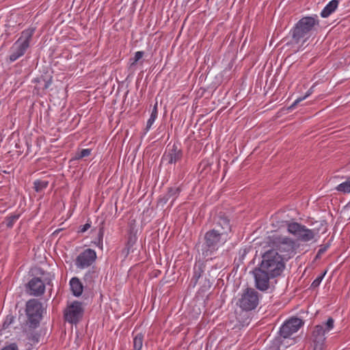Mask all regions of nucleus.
Segmentation results:
<instances>
[{"label":"nucleus","instance_id":"1","mask_svg":"<svg viewBox=\"0 0 350 350\" xmlns=\"http://www.w3.org/2000/svg\"><path fill=\"white\" fill-rule=\"evenodd\" d=\"M318 16H304L299 19L290 31L291 39L286 42L293 53H297L305 48V44L312 33L319 26Z\"/></svg>","mask_w":350,"mask_h":350},{"label":"nucleus","instance_id":"2","mask_svg":"<svg viewBox=\"0 0 350 350\" xmlns=\"http://www.w3.org/2000/svg\"><path fill=\"white\" fill-rule=\"evenodd\" d=\"M285 261L279 255L278 252L268 250L262 256L259 267L272 276L280 275L285 268Z\"/></svg>","mask_w":350,"mask_h":350},{"label":"nucleus","instance_id":"3","mask_svg":"<svg viewBox=\"0 0 350 350\" xmlns=\"http://www.w3.org/2000/svg\"><path fill=\"white\" fill-rule=\"evenodd\" d=\"M229 237L217 230H211L204 235V243L202 245V255L205 258H211V256L228 240Z\"/></svg>","mask_w":350,"mask_h":350},{"label":"nucleus","instance_id":"4","mask_svg":"<svg viewBox=\"0 0 350 350\" xmlns=\"http://www.w3.org/2000/svg\"><path fill=\"white\" fill-rule=\"evenodd\" d=\"M273 249L286 262L295 254V242L291 238L277 233L269 237Z\"/></svg>","mask_w":350,"mask_h":350},{"label":"nucleus","instance_id":"5","mask_svg":"<svg viewBox=\"0 0 350 350\" xmlns=\"http://www.w3.org/2000/svg\"><path fill=\"white\" fill-rule=\"evenodd\" d=\"M334 327V320L329 317L326 322L317 325L312 331V341L313 350H324L325 347V335Z\"/></svg>","mask_w":350,"mask_h":350},{"label":"nucleus","instance_id":"6","mask_svg":"<svg viewBox=\"0 0 350 350\" xmlns=\"http://www.w3.org/2000/svg\"><path fill=\"white\" fill-rule=\"evenodd\" d=\"M33 33V28H29L22 31L21 36L11 48L12 53L10 55V60L11 62L16 61L25 54L29 46V42Z\"/></svg>","mask_w":350,"mask_h":350},{"label":"nucleus","instance_id":"7","mask_svg":"<svg viewBox=\"0 0 350 350\" xmlns=\"http://www.w3.org/2000/svg\"><path fill=\"white\" fill-rule=\"evenodd\" d=\"M287 231L301 242H308L314 239L315 232L307 228L305 226L297 222H291L287 224Z\"/></svg>","mask_w":350,"mask_h":350},{"label":"nucleus","instance_id":"8","mask_svg":"<svg viewBox=\"0 0 350 350\" xmlns=\"http://www.w3.org/2000/svg\"><path fill=\"white\" fill-rule=\"evenodd\" d=\"M25 312L29 326L32 327H36L42 317V304L37 299H29L26 304Z\"/></svg>","mask_w":350,"mask_h":350},{"label":"nucleus","instance_id":"9","mask_svg":"<svg viewBox=\"0 0 350 350\" xmlns=\"http://www.w3.org/2000/svg\"><path fill=\"white\" fill-rule=\"evenodd\" d=\"M258 302V293L254 289L247 288L241 295L238 304L242 310L250 311L257 307Z\"/></svg>","mask_w":350,"mask_h":350},{"label":"nucleus","instance_id":"10","mask_svg":"<svg viewBox=\"0 0 350 350\" xmlns=\"http://www.w3.org/2000/svg\"><path fill=\"white\" fill-rule=\"evenodd\" d=\"M83 308L79 301H73L68 305L64 311V318L66 321L76 324L82 318Z\"/></svg>","mask_w":350,"mask_h":350},{"label":"nucleus","instance_id":"11","mask_svg":"<svg viewBox=\"0 0 350 350\" xmlns=\"http://www.w3.org/2000/svg\"><path fill=\"white\" fill-rule=\"evenodd\" d=\"M253 273L255 280V286L261 291L268 290L269 288L270 280L275 278V276H272L267 271L262 270L259 267L253 271Z\"/></svg>","mask_w":350,"mask_h":350},{"label":"nucleus","instance_id":"12","mask_svg":"<svg viewBox=\"0 0 350 350\" xmlns=\"http://www.w3.org/2000/svg\"><path fill=\"white\" fill-rule=\"evenodd\" d=\"M304 322L299 318H291L286 321L280 327V333L284 339L297 332L303 325Z\"/></svg>","mask_w":350,"mask_h":350},{"label":"nucleus","instance_id":"13","mask_svg":"<svg viewBox=\"0 0 350 350\" xmlns=\"http://www.w3.org/2000/svg\"><path fill=\"white\" fill-rule=\"evenodd\" d=\"M96 259V252L92 249H86L77 257L75 265L79 269H85L90 267Z\"/></svg>","mask_w":350,"mask_h":350},{"label":"nucleus","instance_id":"14","mask_svg":"<svg viewBox=\"0 0 350 350\" xmlns=\"http://www.w3.org/2000/svg\"><path fill=\"white\" fill-rule=\"evenodd\" d=\"M27 288L29 291V295L38 297L44 294L45 284L39 278H33L28 282Z\"/></svg>","mask_w":350,"mask_h":350},{"label":"nucleus","instance_id":"15","mask_svg":"<svg viewBox=\"0 0 350 350\" xmlns=\"http://www.w3.org/2000/svg\"><path fill=\"white\" fill-rule=\"evenodd\" d=\"M213 230H217L220 232H224L228 236L231 231V226L229 219L224 216H219L215 221Z\"/></svg>","mask_w":350,"mask_h":350},{"label":"nucleus","instance_id":"16","mask_svg":"<svg viewBox=\"0 0 350 350\" xmlns=\"http://www.w3.org/2000/svg\"><path fill=\"white\" fill-rule=\"evenodd\" d=\"M70 286L72 293L75 297H79L82 295L83 286L79 278L74 277L70 280Z\"/></svg>","mask_w":350,"mask_h":350},{"label":"nucleus","instance_id":"17","mask_svg":"<svg viewBox=\"0 0 350 350\" xmlns=\"http://www.w3.org/2000/svg\"><path fill=\"white\" fill-rule=\"evenodd\" d=\"M339 1L338 0L330 1L322 10L321 16L323 18H327L331 15L338 8Z\"/></svg>","mask_w":350,"mask_h":350},{"label":"nucleus","instance_id":"18","mask_svg":"<svg viewBox=\"0 0 350 350\" xmlns=\"http://www.w3.org/2000/svg\"><path fill=\"white\" fill-rule=\"evenodd\" d=\"M166 157L168 159L169 163H174L180 159L181 152H180V151L177 150L176 148H173L166 155Z\"/></svg>","mask_w":350,"mask_h":350},{"label":"nucleus","instance_id":"19","mask_svg":"<svg viewBox=\"0 0 350 350\" xmlns=\"http://www.w3.org/2000/svg\"><path fill=\"white\" fill-rule=\"evenodd\" d=\"M336 189L339 191L342 192L343 193H350V176L347 178V179L339 184L336 187Z\"/></svg>","mask_w":350,"mask_h":350},{"label":"nucleus","instance_id":"20","mask_svg":"<svg viewBox=\"0 0 350 350\" xmlns=\"http://www.w3.org/2000/svg\"><path fill=\"white\" fill-rule=\"evenodd\" d=\"M144 336L142 334H137L133 338L134 350H141L143 346Z\"/></svg>","mask_w":350,"mask_h":350},{"label":"nucleus","instance_id":"21","mask_svg":"<svg viewBox=\"0 0 350 350\" xmlns=\"http://www.w3.org/2000/svg\"><path fill=\"white\" fill-rule=\"evenodd\" d=\"M314 85L312 86L306 93V94L302 97L297 98L293 103L290 106V109H294L295 106L299 104L300 102L303 101L304 100L306 99L308 97H309L314 92Z\"/></svg>","mask_w":350,"mask_h":350},{"label":"nucleus","instance_id":"22","mask_svg":"<svg viewBox=\"0 0 350 350\" xmlns=\"http://www.w3.org/2000/svg\"><path fill=\"white\" fill-rule=\"evenodd\" d=\"M180 190L178 187H172L168 190L167 193V200L173 198V201L176 199V198L178 196Z\"/></svg>","mask_w":350,"mask_h":350},{"label":"nucleus","instance_id":"23","mask_svg":"<svg viewBox=\"0 0 350 350\" xmlns=\"http://www.w3.org/2000/svg\"><path fill=\"white\" fill-rule=\"evenodd\" d=\"M48 184V181L37 180L34 182V188L36 191H40L47 187Z\"/></svg>","mask_w":350,"mask_h":350},{"label":"nucleus","instance_id":"24","mask_svg":"<svg viewBox=\"0 0 350 350\" xmlns=\"http://www.w3.org/2000/svg\"><path fill=\"white\" fill-rule=\"evenodd\" d=\"M144 53L143 51H137L133 58L130 59V66H135L137 62L143 57Z\"/></svg>","mask_w":350,"mask_h":350},{"label":"nucleus","instance_id":"25","mask_svg":"<svg viewBox=\"0 0 350 350\" xmlns=\"http://www.w3.org/2000/svg\"><path fill=\"white\" fill-rule=\"evenodd\" d=\"M19 218V215H12L7 218L6 225L8 228H12L14 222Z\"/></svg>","mask_w":350,"mask_h":350},{"label":"nucleus","instance_id":"26","mask_svg":"<svg viewBox=\"0 0 350 350\" xmlns=\"http://www.w3.org/2000/svg\"><path fill=\"white\" fill-rule=\"evenodd\" d=\"M325 273H326V272H324L323 273L318 275L316 278V279L312 282V283L311 284V287H312V288L318 287L320 285V284L321 283Z\"/></svg>","mask_w":350,"mask_h":350},{"label":"nucleus","instance_id":"27","mask_svg":"<svg viewBox=\"0 0 350 350\" xmlns=\"http://www.w3.org/2000/svg\"><path fill=\"white\" fill-rule=\"evenodd\" d=\"M90 153H91V149H90V148L83 149L81 150V152L79 154H77L76 155L75 158L77 159H80L83 157L89 156L90 154Z\"/></svg>","mask_w":350,"mask_h":350},{"label":"nucleus","instance_id":"28","mask_svg":"<svg viewBox=\"0 0 350 350\" xmlns=\"http://www.w3.org/2000/svg\"><path fill=\"white\" fill-rule=\"evenodd\" d=\"M157 118V115H154L152 113L150 114V116L149 119L148 120L147 124H146V130L147 131H148L151 128V126H152V124H154V122H155Z\"/></svg>","mask_w":350,"mask_h":350},{"label":"nucleus","instance_id":"29","mask_svg":"<svg viewBox=\"0 0 350 350\" xmlns=\"http://www.w3.org/2000/svg\"><path fill=\"white\" fill-rule=\"evenodd\" d=\"M1 350H18V346L16 343H12L3 347Z\"/></svg>","mask_w":350,"mask_h":350},{"label":"nucleus","instance_id":"30","mask_svg":"<svg viewBox=\"0 0 350 350\" xmlns=\"http://www.w3.org/2000/svg\"><path fill=\"white\" fill-rule=\"evenodd\" d=\"M90 228V224L87 223L85 224H84L83 226H81V228H80V230L79 232H85V231H87L89 228Z\"/></svg>","mask_w":350,"mask_h":350},{"label":"nucleus","instance_id":"31","mask_svg":"<svg viewBox=\"0 0 350 350\" xmlns=\"http://www.w3.org/2000/svg\"><path fill=\"white\" fill-rule=\"evenodd\" d=\"M51 83H52L51 79H49L47 81H44V89L49 88V86L51 85Z\"/></svg>","mask_w":350,"mask_h":350},{"label":"nucleus","instance_id":"32","mask_svg":"<svg viewBox=\"0 0 350 350\" xmlns=\"http://www.w3.org/2000/svg\"><path fill=\"white\" fill-rule=\"evenodd\" d=\"M157 102L154 104L153 108H152V112L151 113L152 114H154V115H157L158 116V111H157Z\"/></svg>","mask_w":350,"mask_h":350},{"label":"nucleus","instance_id":"33","mask_svg":"<svg viewBox=\"0 0 350 350\" xmlns=\"http://www.w3.org/2000/svg\"><path fill=\"white\" fill-rule=\"evenodd\" d=\"M200 273H197L196 271L194 272L193 278L196 279V282L198 280V279L200 278Z\"/></svg>","mask_w":350,"mask_h":350},{"label":"nucleus","instance_id":"34","mask_svg":"<svg viewBox=\"0 0 350 350\" xmlns=\"http://www.w3.org/2000/svg\"><path fill=\"white\" fill-rule=\"evenodd\" d=\"M103 247V243H102V242H101V243H100V247Z\"/></svg>","mask_w":350,"mask_h":350}]
</instances>
